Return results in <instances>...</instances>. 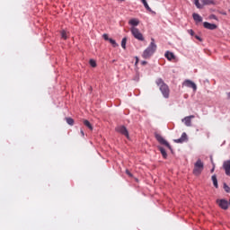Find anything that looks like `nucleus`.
<instances>
[{
	"label": "nucleus",
	"mask_w": 230,
	"mask_h": 230,
	"mask_svg": "<svg viewBox=\"0 0 230 230\" xmlns=\"http://www.w3.org/2000/svg\"><path fill=\"white\" fill-rule=\"evenodd\" d=\"M155 51H157V45L155 44V40L152 38L149 46L144 50L142 57L143 58L148 59Z\"/></svg>",
	"instance_id": "f257e3e1"
},
{
	"label": "nucleus",
	"mask_w": 230,
	"mask_h": 230,
	"mask_svg": "<svg viewBox=\"0 0 230 230\" xmlns=\"http://www.w3.org/2000/svg\"><path fill=\"white\" fill-rule=\"evenodd\" d=\"M156 85L159 87L164 98H170V87L162 78H158L155 81Z\"/></svg>",
	"instance_id": "f03ea898"
},
{
	"label": "nucleus",
	"mask_w": 230,
	"mask_h": 230,
	"mask_svg": "<svg viewBox=\"0 0 230 230\" xmlns=\"http://www.w3.org/2000/svg\"><path fill=\"white\" fill-rule=\"evenodd\" d=\"M202 170H204V163H202V160L199 159L194 164V175H200L202 173Z\"/></svg>",
	"instance_id": "7ed1b4c3"
},
{
	"label": "nucleus",
	"mask_w": 230,
	"mask_h": 230,
	"mask_svg": "<svg viewBox=\"0 0 230 230\" xmlns=\"http://www.w3.org/2000/svg\"><path fill=\"white\" fill-rule=\"evenodd\" d=\"M130 31H131V34L133 35V37L135 39H137V40H140L141 42H143V40H145V37L143 36V33H141L139 29H137L136 27H131Z\"/></svg>",
	"instance_id": "20e7f679"
},
{
	"label": "nucleus",
	"mask_w": 230,
	"mask_h": 230,
	"mask_svg": "<svg viewBox=\"0 0 230 230\" xmlns=\"http://www.w3.org/2000/svg\"><path fill=\"white\" fill-rule=\"evenodd\" d=\"M116 132H119V134H121L122 136H125L127 139H130V136L128 135V129H127V127L125 126H118L115 128Z\"/></svg>",
	"instance_id": "39448f33"
},
{
	"label": "nucleus",
	"mask_w": 230,
	"mask_h": 230,
	"mask_svg": "<svg viewBox=\"0 0 230 230\" xmlns=\"http://www.w3.org/2000/svg\"><path fill=\"white\" fill-rule=\"evenodd\" d=\"M155 139L160 143V145H164V146H167L169 150H172V146L161 136L160 134H155Z\"/></svg>",
	"instance_id": "423d86ee"
},
{
	"label": "nucleus",
	"mask_w": 230,
	"mask_h": 230,
	"mask_svg": "<svg viewBox=\"0 0 230 230\" xmlns=\"http://www.w3.org/2000/svg\"><path fill=\"white\" fill-rule=\"evenodd\" d=\"M217 204L221 208V209H228L229 208V201L226 199H217Z\"/></svg>",
	"instance_id": "0eeeda50"
},
{
	"label": "nucleus",
	"mask_w": 230,
	"mask_h": 230,
	"mask_svg": "<svg viewBox=\"0 0 230 230\" xmlns=\"http://www.w3.org/2000/svg\"><path fill=\"white\" fill-rule=\"evenodd\" d=\"M183 85H185V87H190V89H193V91H197V84L190 80H186L183 83Z\"/></svg>",
	"instance_id": "6e6552de"
},
{
	"label": "nucleus",
	"mask_w": 230,
	"mask_h": 230,
	"mask_svg": "<svg viewBox=\"0 0 230 230\" xmlns=\"http://www.w3.org/2000/svg\"><path fill=\"white\" fill-rule=\"evenodd\" d=\"M195 118V115L187 116L182 119V122L186 125V127H191V119Z\"/></svg>",
	"instance_id": "1a4fd4ad"
},
{
	"label": "nucleus",
	"mask_w": 230,
	"mask_h": 230,
	"mask_svg": "<svg viewBox=\"0 0 230 230\" xmlns=\"http://www.w3.org/2000/svg\"><path fill=\"white\" fill-rule=\"evenodd\" d=\"M223 168L225 170L226 175H230V160L225 161L223 163Z\"/></svg>",
	"instance_id": "9d476101"
},
{
	"label": "nucleus",
	"mask_w": 230,
	"mask_h": 230,
	"mask_svg": "<svg viewBox=\"0 0 230 230\" xmlns=\"http://www.w3.org/2000/svg\"><path fill=\"white\" fill-rule=\"evenodd\" d=\"M184 141H188V135L186 132H183L180 138L174 140L175 143H184Z\"/></svg>",
	"instance_id": "9b49d317"
},
{
	"label": "nucleus",
	"mask_w": 230,
	"mask_h": 230,
	"mask_svg": "<svg viewBox=\"0 0 230 230\" xmlns=\"http://www.w3.org/2000/svg\"><path fill=\"white\" fill-rule=\"evenodd\" d=\"M204 28H206L207 30H217V24L215 23H209L208 22H205L203 23Z\"/></svg>",
	"instance_id": "f8f14e48"
},
{
	"label": "nucleus",
	"mask_w": 230,
	"mask_h": 230,
	"mask_svg": "<svg viewBox=\"0 0 230 230\" xmlns=\"http://www.w3.org/2000/svg\"><path fill=\"white\" fill-rule=\"evenodd\" d=\"M164 57L170 62H172V60H175V54H173L172 52H170L168 50L165 52Z\"/></svg>",
	"instance_id": "ddd939ff"
},
{
	"label": "nucleus",
	"mask_w": 230,
	"mask_h": 230,
	"mask_svg": "<svg viewBox=\"0 0 230 230\" xmlns=\"http://www.w3.org/2000/svg\"><path fill=\"white\" fill-rule=\"evenodd\" d=\"M192 17L196 22H202V16H200L199 13H194Z\"/></svg>",
	"instance_id": "4468645a"
},
{
	"label": "nucleus",
	"mask_w": 230,
	"mask_h": 230,
	"mask_svg": "<svg viewBox=\"0 0 230 230\" xmlns=\"http://www.w3.org/2000/svg\"><path fill=\"white\" fill-rule=\"evenodd\" d=\"M128 24H130L131 26H137L139 24V20L134 18L129 20Z\"/></svg>",
	"instance_id": "2eb2a0df"
},
{
	"label": "nucleus",
	"mask_w": 230,
	"mask_h": 230,
	"mask_svg": "<svg viewBox=\"0 0 230 230\" xmlns=\"http://www.w3.org/2000/svg\"><path fill=\"white\" fill-rule=\"evenodd\" d=\"M159 151L161 152L164 159H166L168 157V154H166V150L164 149V147L159 146Z\"/></svg>",
	"instance_id": "dca6fc26"
},
{
	"label": "nucleus",
	"mask_w": 230,
	"mask_h": 230,
	"mask_svg": "<svg viewBox=\"0 0 230 230\" xmlns=\"http://www.w3.org/2000/svg\"><path fill=\"white\" fill-rule=\"evenodd\" d=\"M203 5L215 4V0H201Z\"/></svg>",
	"instance_id": "f3484780"
},
{
	"label": "nucleus",
	"mask_w": 230,
	"mask_h": 230,
	"mask_svg": "<svg viewBox=\"0 0 230 230\" xmlns=\"http://www.w3.org/2000/svg\"><path fill=\"white\" fill-rule=\"evenodd\" d=\"M212 181H213L215 188H218V180H217L216 174L212 175Z\"/></svg>",
	"instance_id": "a211bd4d"
},
{
	"label": "nucleus",
	"mask_w": 230,
	"mask_h": 230,
	"mask_svg": "<svg viewBox=\"0 0 230 230\" xmlns=\"http://www.w3.org/2000/svg\"><path fill=\"white\" fill-rule=\"evenodd\" d=\"M84 125L86 126L89 130H93V125L91 124V122H89V120H84Z\"/></svg>",
	"instance_id": "6ab92c4d"
},
{
	"label": "nucleus",
	"mask_w": 230,
	"mask_h": 230,
	"mask_svg": "<svg viewBox=\"0 0 230 230\" xmlns=\"http://www.w3.org/2000/svg\"><path fill=\"white\" fill-rule=\"evenodd\" d=\"M66 121L71 127H73V125H75V119H73L72 118H66Z\"/></svg>",
	"instance_id": "aec40b11"
},
{
	"label": "nucleus",
	"mask_w": 230,
	"mask_h": 230,
	"mask_svg": "<svg viewBox=\"0 0 230 230\" xmlns=\"http://www.w3.org/2000/svg\"><path fill=\"white\" fill-rule=\"evenodd\" d=\"M121 48H123V49H127V38H123L121 40Z\"/></svg>",
	"instance_id": "412c9836"
},
{
	"label": "nucleus",
	"mask_w": 230,
	"mask_h": 230,
	"mask_svg": "<svg viewBox=\"0 0 230 230\" xmlns=\"http://www.w3.org/2000/svg\"><path fill=\"white\" fill-rule=\"evenodd\" d=\"M223 188L226 193H230V187L227 183H224Z\"/></svg>",
	"instance_id": "4be33fe9"
},
{
	"label": "nucleus",
	"mask_w": 230,
	"mask_h": 230,
	"mask_svg": "<svg viewBox=\"0 0 230 230\" xmlns=\"http://www.w3.org/2000/svg\"><path fill=\"white\" fill-rule=\"evenodd\" d=\"M61 37L64 39V40H67V32H66V31H62Z\"/></svg>",
	"instance_id": "5701e85b"
},
{
	"label": "nucleus",
	"mask_w": 230,
	"mask_h": 230,
	"mask_svg": "<svg viewBox=\"0 0 230 230\" xmlns=\"http://www.w3.org/2000/svg\"><path fill=\"white\" fill-rule=\"evenodd\" d=\"M109 42L111 43L113 48H118V43H116V40H114L113 39L110 38Z\"/></svg>",
	"instance_id": "b1692460"
},
{
	"label": "nucleus",
	"mask_w": 230,
	"mask_h": 230,
	"mask_svg": "<svg viewBox=\"0 0 230 230\" xmlns=\"http://www.w3.org/2000/svg\"><path fill=\"white\" fill-rule=\"evenodd\" d=\"M194 1V4L197 8L201 9L202 8V4H200V3L199 2V0H193Z\"/></svg>",
	"instance_id": "393cba45"
},
{
	"label": "nucleus",
	"mask_w": 230,
	"mask_h": 230,
	"mask_svg": "<svg viewBox=\"0 0 230 230\" xmlns=\"http://www.w3.org/2000/svg\"><path fill=\"white\" fill-rule=\"evenodd\" d=\"M89 63L92 67H96V61H94L93 59H90Z\"/></svg>",
	"instance_id": "a878e982"
},
{
	"label": "nucleus",
	"mask_w": 230,
	"mask_h": 230,
	"mask_svg": "<svg viewBox=\"0 0 230 230\" xmlns=\"http://www.w3.org/2000/svg\"><path fill=\"white\" fill-rule=\"evenodd\" d=\"M144 6H145V8H146L147 10H148V12H151L152 11V9L150 8V6L148 5V3H145L144 4Z\"/></svg>",
	"instance_id": "bb28decb"
},
{
	"label": "nucleus",
	"mask_w": 230,
	"mask_h": 230,
	"mask_svg": "<svg viewBox=\"0 0 230 230\" xmlns=\"http://www.w3.org/2000/svg\"><path fill=\"white\" fill-rule=\"evenodd\" d=\"M188 33H190V35H191V37H193V35H195V31H193V30H189Z\"/></svg>",
	"instance_id": "cd10ccee"
},
{
	"label": "nucleus",
	"mask_w": 230,
	"mask_h": 230,
	"mask_svg": "<svg viewBox=\"0 0 230 230\" xmlns=\"http://www.w3.org/2000/svg\"><path fill=\"white\" fill-rule=\"evenodd\" d=\"M103 39H104V40H111V38H109V35H107V34H103Z\"/></svg>",
	"instance_id": "c85d7f7f"
},
{
	"label": "nucleus",
	"mask_w": 230,
	"mask_h": 230,
	"mask_svg": "<svg viewBox=\"0 0 230 230\" xmlns=\"http://www.w3.org/2000/svg\"><path fill=\"white\" fill-rule=\"evenodd\" d=\"M195 39H197V40H199L200 42H202V39L200 38V36L196 35Z\"/></svg>",
	"instance_id": "c756f323"
},
{
	"label": "nucleus",
	"mask_w": 230,
	"mask_h": 230,
	"mask_svg": "<svg viewBox=\"0 0 230 230\" xmlns=\"http://www.w3.org/2000/svg\"><path fill=\"white\" fill-rule=\"evenodd\" d=\"M126 173H127V175H128L129 177H132V174L130 173V171L126 170Z\"/></svg>",
	"instance_id": "7c9ffc66"
},
{
	"label": "nucleus",
	"mask_w": 230,
	"mask_h": 230,
	"mask_svg": "<svg viewBox=\"0 0 230 230\" xmlns=\"http://www.w3.org/2000/svg\"><path fill=\"white\" fill-rule=\"evenodd\" d=\"M147 62L146 61H142V66H146Z\"/></svg>",
	"instance_id": "2f4dec72"
},
{
	"label": "nucleus",
	"mask_w": 230,
	"mask_h": 230,
	"mask_svg": "<svg viewBox=\"0 0 230 230\" xmlns=\"http://www.w3.org/2000/svg\"><path fill=\"white\" fill-rule=\"evenodd\" d=\"M81 134H82L83 137H84V136H85V133L82 129H81Z\"/></svg>",
	"instance_id": "473e14b6"
},
{
	"label": "nucleus",
	"mask_w": 230,
	"mask_h": 230,
	"mask_svg": "<svg viewBox=\"0 0 230 230\" xmlns=\"http://www.w3.org/2000/svg\"><path fill=\"white\" fill-rule=\"evenodd\" d=\"M141 2L143 3V4H145L146 3V0H141Z\"/></svg>",
	"instance_id": "72a5a7b5"
},
{
	"label": "nucleus",
	"mask_w": 230,
	"mask_h": 230,
	"mask_svg": "<svg viewBox=\"0 0 230 230\" xmlns=\"http://www.w3.org/2000/svg\"><path fill=\"white\" fill-rule=\"evenodd\" d=\"M141 2L143 3V4H145L146 3V0H141Z\"/></svg>",
	"instance_id": "f704fd0d"
},
{
	"label": "nucleus",
	"mask_w": 230,
	"mask_h": 230,
	"mask_svg": "<svg viewBox=\"0 0 230 230\" xmlns=\"http://www.w3.org/2000/svg\"><path fill=\"white\" fill-rule=\"evenodd\" d=\"M215 172V167H213L212 169H211V173H213Z\"/></svg>",
	"instance_id": "c9c22d12"
},
{
	"label": "nucleus",
	"mask_w": 230,
	"mask_h": 230,
	"mask_svg": "<svg viewBox=\"0 0 230 230\" xmlns=\"http://www.w3.org/2000/svg\"><path fill=\"white\" fill-rule=\"evenodd\" d=\"M137 62H139V58H137V62H136V64H137Z\"/></svg>",
	"instance_id": "e433bc0d"
}]
</instances>
